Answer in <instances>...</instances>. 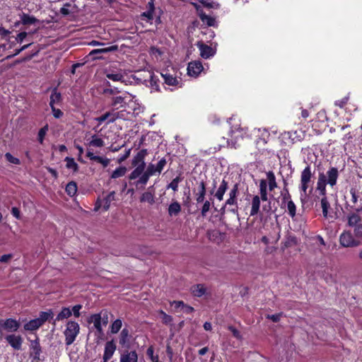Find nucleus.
Returning a JSON list of instances; mask_svg holds the SVG:
<instances>
[{
    "label": "nucleus",
    "mask_w": 362,
    "mask_h": 362,
    "mask_svg": "<svg viewBox=\"0 0 362 362\" xmlns=\"http://www.w3.org/2000/svg\"><path fill=\"white\" fill-rule=\"evenodd\" d=\"M338 177V169L334 167L331 168L327 172L326 175L323 173L319 174L317 183V189L320 191L321 195L325 196L326 194L327 185H329L331 187H333L337 184Z\"/></svg>",
    "instance_id": "1"
},
{
    "label": "nucleus",
    "mask_w": 362,
    "mask_h": 362,
    "mask_svg": "<svg viewBox=\"0 0 362 362\" xmlns=\"http://www.w3.org/2000/svg\"><path fill=\"white\" fill-rule=\"evenodd\" d=\"M80 326L78 322L72 320L67 322L64 334L65 337V344L69 346L74 343L76 337L79 334Z\"/></svg>",
    "instance_id": "2"
},
{
    "label": "nucleus",
    "mask_w": 362,
    "mask_h": 362,
    "mask_svg": "<svg viewBox=\"0 0 362 362\" xmlns=\"http://www.w3.org/2000/svg\"><path fill=\"white\" fill-rule=\"evenodd\" d=\"M239 185L238 183H235L233 187L230 189L229 193H228V198L226 199L224 205L221 208V211L223 212L225 211L226 206H233V208L230 209V211L232 212L234 214H238V195L239 194V189H238Z\"/></svg>",
    "instance_id": "3"
},
{
    "label": "nucleus",
    "mask_w": 362,
    "mask_h": 362,
    "mask_svg": "<svg viewBox=\"0 0 362 362\" xmlns=\"http://www.w3.org/2000/svg\"><path fill=\"white\" fill-rule=\"evenodd\" d=\"M312 175L311 168L309 165H308L301 173L300 189L302 192L300 193V199L302 201L307 197V189H308L309 185L311 182Z\"/></svg>",
    "instance_id": "4"
},
{
    "label": "nucleus",
    "mask_w": 362,
    "mask_h": 362,
    "mask_svg": "<svg viewBox=\"0 0 362 362\" xmlns=\"http://www.w3.org/2000/svg\"><path fill=\"white\" fill-rule=\"evenodd\" d=\"M20 322L13 318H8L6 320L0 319V332L6 330V332H13L20 327Z\"/></svg>",
    "instance_id": "5"
},
{
    "label": "nucleus",
    "mask_w": 362,
    "mask_h": 362,
    "mask_svg": "<svg viewBox=\"0 0 362 362\" xmlns=\"http://www.w3.org/2000/svg\"><path fill=\"white\" fill-rule=\"evenodd\" d=\"M340 244L344 247H356L359 245V242L354 239L350 232H344L339 238Z\"/></svg>",
    "instance_id": "6"
},
{
    "label": "nucleus",
    "mask_w": 362,
    "mask_h": 362,
    "mask_svg": "<svg viewBox=\"0 0 362 362\" xmlns=\"http://www.w3.org/2000/svg\"><path fill=\"white\" fill-rule=\"evenodd\" d=\"M362 211V208L356 209L355 212H351L347 214V226L349 227L355 228L361 224L362 218L358 214V212Z\"/></svg>",
    "instance_id": "7"
},
{
    "label": "nucleus",
    "mask_w": 362,
    "mask_h": 362,
    "mask_svg": "<svg viewBox=\"0 0 362 362\" xmlns=\"http://www.w3.org/2000/svg\"><path fill=\"white\" fill-rule=\"evenodd\" d=\"M203 66L199 61H193L188 64L187 74L190 76L197 77L203 71Z\"/></svg>",
    "instance_id": "8"
},
{
    "label": "nucleus",
    "mask_w": 362,
    "mask_h": 362,
    "mask_svg": "<svg viewBox=\"0 0 362 362\" xmlns=\"http://www.w3.org/2000/svg\"><path fill=\"white\" fill-rule=\"evenodd\" d=\"M197 188L193 189V193L195 195V199L197 203L203 202L206 195V185L204 181L202 180L197 183Z\"/></svg>",
    "instance_id": "9"
},
{
    "label": "nucleus",
    "mask_w": 362,
    "mask_h": 362,
    "mask_svg": "<svg viewBox=\"0 0 362 362\" xmlns=\"http://www.w3.org/2000/svg\"><path fill=\"white\" fill-rule=\"evenodd\" d=\"M30 356L33 357L35 361H40V356L42 353V349L40 344V340L38 337H36L35 340L30 341Z\"/></svg>",
    "instance_id": "10"
},
{
    "label": "nucleus",
    "mask_w": 362,
    "mask_h": 362,
    "mask_svg": "<svg viewBox=\"0 0 362 362\" xmlns=\"http://www.w3.org/2000/svg\"><path fill=\"white\" fill-rule=\"evenodd\" d=\"M115 350L116 345L113 340L106 342L103 356V362H107L113 356Z\"/></svg>",
    "instance_id": "11"
},
{
    "label": "nucleus",
    "mask_w": 362,
    "mask_h": 362,
    "mask_svg": "<svg viewBox=\"0 0 362 362\" xmlns=\"http://www.w3.org/2000/svg\"><path fill=\"white\" fill-rule=\"evenodd\" d=\"M148 155L146 149H141L132 158V165L146 166L145 158Z\"/></svg>",
    "instance_id": "12"
},
{
    "label": "nucleus",
    "mask_w": 362,
    "mask_h": 362,
    "mask_svg": "<svg viewBox=\"0 0 362 362\" xmlns=\"http://www.w3.org/2000/svg\"><path fill=\"white\" fill-rule=\"evenodd\" d=\"M6 341L16 350L21 349L23 339L19 335L9 334L6 337Z\"/></svg>",
    "instance_id": "13"
},
{
    "label": "nucleus",
    "mask_w": 362,
    "mask_h": 362,
    "mask_svg": "<svg viewBox=\"0 0 362 362\" xmlns=\"http://www.w3.org/2000/svg\"><path fill=\"white\" fill-rule=\"evenodd\" d=\"M88 323H93L94 327L96 329L99 334H103L102 327V316L101 314H93L91 315L88 319Z\"/></svg>",
    "instance_id": "14"
},
{
    "label": "nucleus",
    "mask_w": 362,
    "mask_h": 362,
    "mask_svg": "<svg viewBox=\"0 0 362 362\" xmlns=\"http://www.w3.org/2000/svg\"><path fill=\"white\" fill-rule=\"evenodd\" d=\"M86 156L91 160L95 161L103 165L104 168H106L110 162V160L107 158H103L99 156H95L90 149H88L86 152Z\"/></svg>",
    "instance_id": "15"
},
{
    "label": "nucleus",
    "mask_w": 362,
    "mask_h": 362,
    "mask_svg": "<svg viewBox=\"0 0 362 362\" xmlns=\"http://www.w3.org/2000/svg\"><path fill=\"white\" fill-rule=\"evenodd\" d=\"M118 115V112L112 113L110 112H107L100 117L95 118V120L98 121L99 124H102L106 119H109L107 124L113 123L119 117Z\"/></svg>",
    "instance_id": "16"
},
{
    "label": "nucleus",
    "mask_w": 362,
    "mask_h": 362,
    "mask_svg": "<svg viewBox=\"0 0 362 362\" xmlns=\"http://www.w3.org/2000/svg\"><path fill=\"white\" fill-rule=\"evenodd\" d=\"M197 46L200 51L201 56L204 59H208L214 54L213 49L206 45L199 42Z\"/></svg>",
    "instance_id": "17"
},
{
    "label": "nucleus",
    "mask_w": 362,
    "mask_h": 362,
    "mask_svg": "<svg viewBox=\"0 0 362 362\" xmlns=\"http://www.w3.org/2000/svg\"><path fill=\"white\" fill-rule=\"evenodd\" d=\"M141 202H148L150 204H153L155 202L154 199V191L153 187L148 188V190L142 194L140 198Z\"/></svg>",
    "instance_id": "18"
},
{
    "label": "nucleus",
    "mask_w": 362,
    "mask_h": 362,
    "mask_svg": "<svg viewBox=\"0 0 362 362\" xmlns=\"http://www.w3.org/2000/svg\"><path fill=\"white\" fill-rule=\"evenodd\" d=\"M138 356L135 351H126L120 356L119 362H137Z\"/></svg>",
    "instance_id": "19"
},
{
    "label": "nucleus",
    "mask_w": 362,
    "mask_h": 362,
    "mask_svg": "<svg viewBox=\"0 0 362 362\" xmlns=\"http://www.w3.org/2000/svg\"><path fill=\"white\" fill-rule=\"evenodd\" d=\"M228 188V182L224 179L220 183V185L215 193V197L218 201H222L223 199V195L226 193V190Z\"/></svg>",
    "instance_id": "20"
},
{
    "label": "nucleus",
    "mask_w": 362,
    "mask_h": 362,
    "mask_svg": "<svg viewBox=\"0 0 362 362\" xmlns=\"http://www.w3.org/2000/svg\"><path fill=\"white\" fill-rule=\"evenodd\" d=\"M129 330L124 328L119 334V344L123 346L128 347L129 344Z\"/></svg>",
    "instance_id": "21"
},
{
    "label": "nucleus",
    "mask_w": 362,
    "mask_h": 362,
    "mask_svg": "<svg viewBox=\"0 0 362 362\" xmlns=\"http://www.w3.org/2000/svg\"><path fill=\"white\" fill-rule=\"evenodd\" d=\"M133 167L134 168V169L128 177L130 180H133L138 178L139 177L142 175L146 171V166L136 165Z\"/></svg>",
    "instance_id": "22"
},
{
    "label": "nucleus",
    "mask_w": 362,
    "mask_h": 362,
    "mask_svg": "<svg viewBox=\"0 0 362 362\" xmlns=\"http://www.w3.org/2000/svg\"><path fill=\"white\" fill-rule=\"evenodd\" d=\"M260 207V198L259 196L255 195L252 200V207L250 211V216H253L258 214Z\"/></svg>",
    "instance_id": "23"
},
{
    "label": "nucleus",
    "mask_w": 362,
    "mask_h": 362,
    "mask_svg": "<svg viewBox=\"0 0 362 362\" xmlns=\"http://www.w3.org/2000/svg\"><path fill=\"white\" fill-rule=\"evenodd\" d=\"M42 325L37 318L30 320L28 322L24 325V329L27 331H35L39 329Z\"/></svg>",
    "instance_id": "24"
},
{
    "label": "nucleus",
    "mask_w": 362,
    "mask_h": 362,
    "mask_svg": "<svg viewBox=\"0 0 362 362\" xmlns=\"http://www.w3.org/2000/svg\"><path fill=\"white\" fill-rule=\"evenodd\" d=\"M115 199V192L112 191L110 192L102 201L103 207L105 211H107L110 208V204Z\"/></svg>",
    "instance_id": "25"
},
{
    "label": "nucleus",
    "mask_w": 362,
    "mask_h": 362,
    "mask_svg": "<svg viewBox=\"0 0 362 362\" xmlns=\"http://www.w3.org/2000/svg\"><path fill=\"white\" fill-rule=\"evenodd\" d=\"M267 178L268 180L269 189V191H273L275 188L277 187V183L276 182V177L274 173L272 171L267 172Z\"/></svg>",
    "instance_id": "26"
},
{
    "label": "nucleus",
    "mask_w": 362,
    "mask_h": 362,
    "mask_svg": "<svg viewBox=\"0 0 362 362\" xmlns=\"http://www.w3.org/2000/svg\"><path fill=\"white\" fill-rule=\"evenodd\" d=\"M321 207L322 209V214L325 218H329V217L333 218L332 216H331L328 214V209L330 207V204H329V202H328L327 197H325V195L321 199Z\"/></svg>",
    "instance_id": "27"
},
{
    "label": "nucleus",
    "mask_w": 362,
    "mask_h": 362,
    "mask_svg": "<svg viewBox=\"0 0 362 362\" xmlns=\"http://www.w3.org/2000/svg\"><path fill=\"white\" fill-rule=\"evenodd\" d=\"M21 22L23 25H32L37 21V19L33 16H29L27 13H22L20 15Z\"/></svg>",
    "instance_id": "28"
},
{
    "label": "nucleus",
    "mask_w": 362,
    "mask_h": 362,
    "mask_svg": "<svg viewBox=\"0 0 362 362\" xmlns=\"http://www.w3.org/2000/svg\"><path fill=\"white\" fill-rule=\"evenodd\" d=\"M168 214L172 216H177L181 211V206L177 202H174L169 205Z\"/></svg>",
    "instance_id": "29"
},
{
    "label": "nucleus",
    "mask_w": 362,
    "mask_h": 362,
    "mask_svg": "<svg viewBox=\"0 0 362 362\" xmlns=\"http://www.w3.org/2000/svg\"><path fill=\"white\" fill-rule=\"evenodd\" d=\"M191 291L194 296L201 297L206 293V288L203 284H197L191 288Z\"/></svg>",
    "instance_id": "30"
},
{
    "label": "nucleus",
    "mask_w": 362,
    "mask_h": 362,
    "mask_svg": "<svg viewBox=\"0 0 362 362\" xmlns=\"http://www.w3.org/2000/svg\"><path fill=\"white\" fill-rule=\"evenodd\" d=\"M72 315L71 310L69 308H64L57 315L55 318V321H60L64 319H67Z\"/></svg>",
    "instance_id": "31"
},
{
    "label": "nucleus",
    "mask_w": 362,
    "mask_h": 362,
    "mask_svg": "<svg viewBox=\"0 0 362 362\" xmlns=\"http://www.w3.org/2000/svg\"><path fill=\"white\" fill-rule=\"evenodd\" d=\"M127 170V169L126 167L120 166V167L117 168V169H115L112 172V173L111 174L110 177L112 179H117V178L123 177L126 174Z\"/></svg>",
    "instance_id": "32"
},
{
    "label": "nucleus",
    "mask_w": 362,
    "mask_h": 362,
    "mask_svg": "<svg viewBox=\"0 0 362 362\" xmlns=\"http://www.w3.org/2000/svg\"><path fill=\"white\" fill-rule=\"evenodd\" d=\"M53 313L51 310L47 312H40L39 317L37 318L40 323L42 325L49 318H52Z\"/></svg>",
    "instance_id": "33"
},
{
    "label": "nucleus",
    "mask_w": 362,
    "mask_h": 362,
    "mask_svg": "<svg viewBox=\"0 0 362 362\" xmlns=\"http://www.w3.org/2000/svg\"><path fill=\"white\" fill-rule=\"evenodd\" d=\"M104 145V141L102 139L98 138L96 135H93L92 136V139L88 143L89 146L94 147H103Z\"/></svg>",
    "instance_id": "34"
},
{
    "label": "nucleus",
    "mask_w": 362,
    "mask_h": 362,
    "mask_svg": "<svg viewBox=\"0 0 362 362\" xmlns=\"http://www.w3.org/2000/svg\"><path fill=\"white\" fill-rule=\"evenodd\" d=\"M62 95L59 93L57 92L56 90H54L51 95H50V102L49 105L50 107H54L55 104L59 103L61 101Z\"/></svg>",
    "instance_id": "35"
},
{
    "label": "nucleus",
    "mask_w": 362,
    "mask_h": 362,
    "mask_svg": "<svg viewBox=\"0 0 362 362\" xmlns=\"http://www.w3.org/2000/svg\"><path fill=\"white\" fill-rule=\"evenodd\" d=\"M65 161H66V167L68 168V169H71L73 170L74 172H76L78 169V164L75 162L74 159L72 158H69V157H66L65 158Z\"/></svg>",
    "instance_id": "36"
},
{
    "label": "nucleus",
    "mask_w": 362,
    "mask_h": 362,
    "mask_svg": "<svg viewBox=\"0 0 362 362\" xmlns=\"http://www.w3.org/2000/svg\"><path fill=\"white\" fill-rule=\"evenodd\" d=\"M199 17H200L203 23H206V25H208L209 26H213L214 25L215 19L214 18L206 15V13H200Z\"/></svg>",
    "instance_id": "37"
},
{
    "label": "nucleus",
    "mask_w": 362,
    "mask_h": 362,
    "mask_svg": "<svg viewBox=\"0 0 362 362\" xmlns=\"http://www.w3.org/2000/svg\"><path fill=\"white\" fill-rule=\"evenodd\" d=\"M66 192L71 197L76 194L77 192V185L74 182H69L66 186Z\"/></svg>",
    "instance_id": "38"
},
{
    "label": "nucleus",
    "mask_w": 362,
    "mask_h": 362,
    "mask_svg": "<svg viewBox=\"0 0 362 362\" xmlns=\"http://www.w3.org/2000/svg\"><path fill=\"white\" fill-rule=\"evenodd\" d=\"M162 76L164 79L165 83L169 86H175L178 83L177 79L170 74H162Z\"/></svg>",
    "instance_id": "39"
},
{
    "label": "nucleus",
    "mask_w": 362,
    "mask_h": 362,
    "mask_svg": "<svg viewBox=\"0 0 362 362\" xmlns=\"http://www.w3.org/2000/svg\"><path fill=\"white\" fill-rule=\"evenodd\" d=\"M106 77L112 81H122L124 76L121 73H107Z\"/></svg>",
    "instance_id": "40"
},
{
    "label": "nucleus",
    "mask_w": 362,
    "mask_h": 362,
    "mask_svg": "<svg viewBox=\"0 0 362 362\" xmlns=\"http://www.w3.org/2000/svg\"><path fill=\"white\" fill-rule=\"evenodd\" d=\"M286 203V207L288 214L293 218L296 214V206L292 200H288Z\"/></svg>",
    "instance_id": "41"
},
{
    "label": "nucleus",
    "mask_w": 362,
    "mask_h": 362,
    "mask_svg": "<svg viewBox=\"0 0 362 362\" xmlns=\"http://www.w3.org/2000/svg\"><path fill=\"white\" fill-rule=\"evenodd\" d=\"M122 325V322L121 320L117 319V320H115L110 326L111 332L112 334L117 333L119 331V329H121Z\"/></svg>",
    "instance_id": "42"
},
{
    "label": "nucleus",
    "mask_w": 362,
    "mask_h": 362,
    "mask_svg": "<svg viewBox=\"0 0 362 362\" xmlns=\"http://www.w3.org/2000/svg\"><path fill=\"white\" fill-rule=\"evenodd\" d=\"M148 175H150L151 177L154 175L155 174L158 173V174H160V170H158V168H157V165H154L153 163H149L148 165L147 166L146 168V170L145 171Z\"/></svg>",
    "instance_id": "43"
},
{
    "label": "nucleus",
    "mask_w": 362,
    "mask_h": 362,
    "mask_svg": "<svg viewBox=\"0 0 362 362\" xmlns=\"http://www.w3.org/2000/svg\"><path fill=\"white\" fill-rule=\"evenodd\" d=\"M125 97L123 96H116L112 98L111 105L113 107H116L119 105L120 107H123L125 104L124 102Z\"/></svg>",
    "instance_id": "44"
},
{
    "label": "nucleus",
    "mask_w": 362,
    "mask_h": 362,
    "mask_svg": "<svg viewBox=\"0 0 362 362\" xmlns=\"http://www.w3.org/2000/svg\"><path fill=\"white\" fill-rule=\"evenodd\" d=\"M148 78L151 87L158 90L159 87L158 84V79L151 73H148Z\"/></svg>",
    "instance_id": "45"
},
{
    "label": "nucleus",
    "mask_w": 362,
    "mask_h": 362,
    "mask_svg": "<svg viewBox=\"0 0 362 362\" xmlns=\"http://www.w3.org/2000/svg\"><path fill=\"white\" fill-rule=\"evenodd\" d=\"M159 314L160 315V318H161L163 323H164L165 325H168V324H170L171 322L173 321V317L170 315H167L163 310H160Z\"/></svg>",
    "instance_id": "46"
},
{
    "label": "nucleus",
    "mask_w": 362,
    "mask_h": 362,
    "mask_svg": "<svg viewBox=\"0 0 362 362\" xmlns=\"http://www.w3.org/2000/svg\"><path fill=\"white\" fill-rule=\"evenodd\" d=\"M150 177L151 176L148 175L145 172L142 175H141L140 177H138L139 180L136 182V185L138 186L139 185H146V183L148 182Z\"/></svg>",
    "instance_id": "47"
},
{
    "label": "nucleus",
    "mask_w": 362,
    "mask_h": 362,
    "mask_svg": "<svg viewBox=\"0 0 362 362\" xmlns=\"http://www.w3.org/2000/svg\"><path fill=\"white\" fill-rule=\"evenodd\" d=\"M117 49H118V47L117 45H112V46H110V47H108L106 48L95 49H93V52H100V54H102V53H107V52L116 51V50H117Z\"/></svg>",
    "instance_id": "48"
},
{
    "label": "nucleus",
    "mask_w": 362,
    "mask_h": 362,
    "mask_svg": "<svg viewBox=\"0 0 362 362\" xmlns=\"http://www.w3.org/2000/svg\"><path fill=\"white\" fill-rule=\"evenodd\" d=\"M48 131V125L46 124L45 127L41 128L38 132V141L40 144L43 143L45 136Z\"/></svg>",
    "instance_id": "49"
},
{
    "label": "nucleus",
    "mask_w": 362,
    "mask_h": 362,
    "mask_svg": "<svg viewBox=\"0 0 362 362\" xmlns=\"http://www.w3.org/2000/svg\"><path fill=\"white\" fill-rule=\"evenodd\" d=\"M180 180L181 179L180 177H176L168 185V188H171L174 192H176L177 190L178 184L180 182Z\"/></svg>",
    "instance_id": "50"
},
{
    "label": "nucleus",
    "mask_w": 362,
    "mask_h": 362,
    "mask_svg": "<svg viewBox=\"0 0 362 362\" xmlns=\"http://www.w3.org/2000/svg\"><path fill=\"white\" fill-rule=\"evenodd\" d=\"M153 353H154V351H153V349L152 346L149 347L147 349V351H146L147 356L151 358V361L152 362H158L159 361L158 356H157V355L154 356Z\"/></svg>",
    "instance_id": "51"
},
{
    "label": "nucleus",
    "mask_w": 362,
    "mask_h": 362,
    "mask_svg": "<svg viewBox=\"0 0 362 362\" xmlns=\"http://www.w3.org/2000/svg\"><path fill=\"white\" fill-rule=\"evenodd\" d=\"M6 159L11 163L19 165L20 160L14 156H13L10 153H6L5 154Z\"/></svg>",
    "instance_id": "52"
},
{
    "label": "nucleus",
    "mask_w": 362,
    "mask_h": 362,
    "mask_svg": "<svg viewBox=\"0 0 362 362\" xmlns=\"http://www.w3.org/2000/svg\"><path fill=\"white\" fill-rule=\"evenodd\" d=\"M132 148H128L125 151L124 153L122 155H120L117 158V163H122L124 160H126L130 156Z\"/></svg>",
    "instance_id": "53"
},
{
    "label": "nucleus",
    "mask_w": 362,
    "mask_h": 362,
    "mask_svg": "<svg viewBox=\"0 0 362 362\" xmlns=\"http://www.w3.org/2000/svg\"><path fill=\"white\" fill-rule=\"evenodd\" d=\"M210 207H211V203L209 201H205L204 203V205L202 208V216L203 217L206 216V213L210 210Z\"/></svg>",
    "instance_id": "54"
},
{
    "label": "nucleus",
    "mask_w": 362,
    "mask_h": 362,
    "mask_svg": "<svg viewBox=\"0 0 362 362\" xmlns=\"http://www.w3.org/2000/svg\"><path fill=\"white\" fill-rule=\"evenodd\" d=\"M228 329L232 332L234 337H235L238 339H242V335H241L240 332L235 327L230 325L228 327Z\"/></svg>",
    "instance_id": "55"
},
{
    "label": "nucleus",
    "mask_w": 362,
    "mask_h": 362,
    "mask_svg": "<svg viewBox=\"0 0 362 362\" xmlns=\"http://www.w3.org/2000/svg\"><path fill=\"white\" fill-rule=\"evenodd\" d=\"M120 90L117 88H105L103 90V93L105 95H116L117 93H119Z\"/></svg>",
    "instance_id": "56"
},
{
    "label": "nucleus",
    "mask_w": 362,
    "mask_h": 362,
    "mask_svg": "<svg viewBox=\"0 0 362 362\" xmlns=\"http://www.w3.org/2000/svg\"><path fill=\"white\" fill-rule=\"evenodd\" d=\"M349 100V96H345L341 100H338L335 102V105L339 107L340 108H343Z\"/></svg>",
    "instance_id": "57"
},
{
    "label": "nucleus",
    "mask_w": 362,
    "mask_h": 362,
    "mask_svg": "<svg viewBox=\"0 0 362 362\" xmlns=\"http://www.w3.org/2000/svg\"><path fill=\"white\" fill-rule=\"evenodd\" d=\"M267 192V182L265 180H261L259 181V193H266Z\"/></svg>",
    "instance_id": "58"
},
{
    "label": "nucleus",
    "mask_w": 362,
    "mask_h": 362,
    "mask_svg": "<svg viewBox=\"0 0 362 362\" xmlns=\"http://www.w3.org/2000/svg\"><path fill=\"white\" fill-rule=\"evenodd\" d=\"M354 233L356 238L362 239V223L354 228Z\"/></svg>",
    "instance_id": "59"
},
{
    "label": "nucleus",
    "mask_w": 362,
    "mask_h": 362,
    "mask_svg": "<svg viewBox=\"0 0 362 362\" xmlns=\"http://www.w3.org/2000/svg\"><path fill=\"white\" fill-rule=\"evenodd\" d=\"M99 314H101L102 316V324L104 326H106L108 324V313L107 310H103Z\"/></svg>",
    "instance_id": "60"
},
{
    "label": "nucleus",
    "mask_w": 362,
    "mask_h": 362,
    "mask_svg": "<svg viewBox=\"0 0 362 362\" xmlns=\"http://www.w3.org/2000/svg\"><path fill=\"white\" fill-rule=\"evenodd\" d=\"M82 305L80 304L76 305L72 308L71 312L76 317H78L81 315L80 310L81 309Z\"/></svg>",
    "instance_id": "61"
},
{
    "label": "nucleus",
    "mask_w": 362,
    "mask_h": 362,
    "mask_svg": "<svg viewBox=\"0 0 362 362\" xmlns=\"http://www.w3.org/2000/svg\"><path fill=\"white\" fill-rule=\"evenodd\" d=\"M281 316H282V313H277V314H274V315H268L267 316V318L270 319L271 320H272L274 322H277L280 320Z\"/></svg>",
    "instance_id": "62"
},
{
    "label": "nucleus",
    "mask_w": 362,
    "mask_h": 362,
    "mask_svg": "<svg viewBox=\"0 0 362 362\" xmlns=\"http://www.w3.org/2000/svg\"><path fill=\"white\" fill-rule=\"evenodd\" d=\"M167 163V161H166V159L163 158H161L158 163H157V168H158V170H160V172L161 173L162 170H163L164 167L165 166Z\"/></svg>",
    "instance_id": "63"
},
{
    "label": "nucleus",
    "mask_w": 362,
    "mask_h": 362,
    "mask_svg": "<svg viewBox=\"0 0 362 362\" xmlns=\"http://www.w3.org/2000/svg\"><path fill=\"white\" fill-rule=\"evenodd\" d=\"M51 108L55 118H60L63 115V112L59 109H57L55 107H52Z\"/></svg>",
    "instance_id": "64"
}]
</instances>
